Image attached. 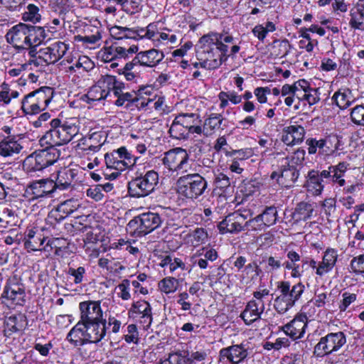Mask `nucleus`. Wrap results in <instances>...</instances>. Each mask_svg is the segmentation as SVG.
<instances>
[{
    "mask_svg": "<svg viewBox=\"0 0 364 364\" xmlns=\"http://www.w3.org/2000/svg\"><path fill=\"white\" fill-rule=\"evenodd\" d=\"M277 219L278 213L277 208L272 205L266 207L262 213L248 220L247 223L252 224L254 223L260 222L261 224L259 225L269 227L274 225L277 223Z\"/></svg>",
    "mask_w": 364,
    "mask_h": 364,
    "instance_id": "obj_23",
    "label": "nucleus"
},
{
    "mask_svg": "<svg viewBox=\"0 0 364 364\" xmlns=\"http://www.w3.org/2000/svg\"><path fill=\"white\" fill-rule=\"evenodd\" d=\"M193 116L177 115L169 129L171 136L181 139L188 138L190 133L200 134L202 132L201 126L191 124L188 122Z\"/></svg>",
    "mask_w": 364,
    "mask_h": 364,
    "instance_id": "obj_8",
    "label": "nucleus"
},
{
    "mask_svg": "<svg viewBox=\"0 0 364 364\" xmlns=\"http://www.w3.org/2000/svg\"><path fill=\"white\" fill-rule=\"evenodd\" d=\"M350 11L349 25L352 28L364 31V3H357Z\"/></svg>",
    "mask_w": 364,
    "mask_h": 364,
    "instance_id": "obj_30",
    "label": "nucleus"
},
{
    "mask_svg": "<svg viewBox=\"0 0 364 364\" xmlns=\"http://www.w3.org/2000/svg\"><path fill=\"white\" fill-rule=\"evenodd\" d=\"M39 112L46 109L53 95V90L50 87H42L35 90Z\"/></svg>",
    "mask_w": 364,
    "mask_h": 364,
    "instance_id": "obj_31",
    "label": "nucleus"
},
{
    "mask_svg": "<svg viewBox=\"0 0 364 364\" xmlns=\"http://www.w3.org/2000/svg\"><path fill=\"white\" fill-rule=\"evenodd\" d=\"M80 323L87 324L103 320L102 310L98 301H88L80 304Z\"/></svg>",
    "mask_w": 364,
    "mask_h": 364,
    "instance_id": "obj_13",
    "label": "nucleus"
},
{
    "mask_svg": "<svg viewBox=\"0 0 364 364\" xmlns=\"http://www.w3.org/2000/svg\"><path fill=\"white\" fill-rule=\"evenodd\" d=\"M26 292L22 284L9 280L1 294L2 303L6 305L23 306L25 303Z\"/></svg>",
    "mask_w": 364,
    "mask_h": 364,
    "instance_id": "obj_11",
    "label": "nucleus"
},
{
    "mask_svg": "<svg viewBox=\"0 0 364 364\" xmlns=\"http://www.w3.org/2000/svg\"><path fill=\"white\" fill-rule=\"evenodd\" d=\"M68 50V46L63 42H55L50 46L41 48L38 51V58L47 64H53L59 60Z\"/></svg>",
    "mask_w": 364,
    "mask_h": 364,
    "instance_id": "obj_15",
    "label": "nucleus"
},
{
    "mask_svg": "<svg viewBox=\"0 0 364 364\" xmlns=\"http://www.w3.org/2000/svg\"><path fill=\"white\" fill-rule=\"evenodd\" d=\"M75 68H82L84 70L89 71L94 68L93 62L85 55L80 56L75 64Z\"/></svg>",
    "mask_w": 364,
    "mask_h": 364,
    "instance_id": "obj_56",
    "label": "nucleus"
},
{
    "mask_svg": "<svg viewBox=\"0 0 364 364\" xmlns=\"http://www.w3.org/2000/svg\"><path fill=\"white\" fill-rule=\"evenodd\" d=\"M264 310V304L263 301H250L246 306L245 309L240 314L239 316H236V321L231 322L232 328L236 327V323L241 325V319L246 324H250L260 318L261 314ZM232 326H229L231 328Z\"/></svg>",
    "mask_w": 364,
    "mask_h": 364,
    "instance_id": "obj_12",
    "label": "nucleus"
},
{
    "mask_svg": "<svg viewBox=\"0 0 364 364\" xmlns=\"http://www.w3.org/2000/svg\"><path fill=\"white\" fill-rule=\"evenodd\" d=\"M73 200H67L58 205L59 212L63 213L64 216H68L77 210L76 205Z\"/></svg>",
    "mask_w": 364,
    "mask_h": 364,
    "instance_id": "obj_49",
    "label": "nucleus"
},
{
    "mask_svg": "<svg viewBox=\"0 0 364 364\" xmlns=\"http://www.w3.org/2000/svg\"><path fill=\"white\" fill-rule=\"evenodd\" d=\"M306 143L309 146V153L310 154H314L316 152L317 148L323 149L324 147L326 141L323 139L316 140V139L311 138L308 139Z\"/></svg>",
    "mask_w": 364,
    "mask_h": 364,
    "instance_id": "obj_53",
    "label": "nucleus"
},
{
    "mask_svg": "<svg viewBox=\"0 0 364 364\" xmlns=\"http://www.w3.org/2000/svg\"><path fill=\"white\" fill-rule=\"evenodd\" d=\"M189 348L190 355H188V358L191 361V364H195L196 363L203 361L206 358L207 353L205 350L202 349L193 350L191 347Z\"/></svg>",
    "mask_w": 364,
    "mask_h": 364,
    "instance_id": "obj_51",
    "label": "nucleus"
},
{
    "mask_svg": "<svg viewBox=\"0 0 364 364\" xmlns=\"http://www.w3.org/2000/svg\"><path fill=\"white\" fill-rule=\"evenodd\" d=\"M338 258L337 251L334 249H327L324 252L322 262L319 263L316 274L322 276L329 272L335 266Z\"/></svg>",
    "mask_w": 364,
    "mask_h": 364,
    "instance_id": "obj_27",
    "label": "nucleus"
},
{
    "mask_svg": "<svg viewBox=\"0 0 364 364\" xmlns=\"http://www.w3.org/2000/svg\"><path fill=\"white\" fill-rule=\"evenodd\" d=\"M350 268L356 274L364 273V255L354 257L350 262Z\"/></svg>",
    "mask_w": 364,
    "mask_h": 364,
    "instance_id": "obj_50",
    "label": "nucleus"
},
{
    "mask_svg": "<svg viewBox=\"0 0 364 364\" xmlns=\"http://www.w3.org/2000/svg\"><path fill=\"white\" fill-rule=\"evenodd\" d=\"M66 216H64L63 213L59 212L58 208L50 210L46 218V223L48 225L55 227L58 223L63 221Z\"/></svg>",
    "mask_w": 364,
    "mask_h": 364,
    "instance_id": "obj_44",
    "label": "nucleus"
},
{
    "mask_svg": "<svg viewBox=\"0 0 364 364\" xmlns=\"http://www.w3.org/2000/svg\"><path fill=\"white\" fill-rule=\"evenodd\" d=\"M215 188L213 197L216 198L217 208L222 210L228 204V179L216 177L215 179Z\"/></svg>",
    "mask_w": 364,
    "mask_h": 364,
    "instance_id": "obj_22",
    "label": "nucleus"
},
{
    "mask_svg": "<svg viewBox=\"0 0 364 364\" xmlns=\"http://www.w3.org/2000/svg\"><path fill=\"white\" fill-rule=\"evenodd\" d=\"M55 191V184L53 180L41 179L30 183L25 190L24 196L29 200H34L40 198L50 196Z\"/></svg>",
    "mask_w": 364,
    "mask_h": 364,
    "instance_id": "obj_10",
    "label": "nucleus"
},
{
    "mask_svg": "<svg viewBox=\"0 0 364 364\" xmlns=\"http://www.w3.org/2000/svg\"><path fill=\"white\" fill-rule=\"evenodd\" d=\"M299 176V170L294 165H282L280 168L279 184L286 187H291Z\"/></svg>",
    "mask_w": 364,
    "mask_h": 364,
    "instance_id": "obj_21",
    "label": "nucleus"
},
{
    "mask_svg": "<svg viewBox=\"0 0 364 364\" xmlns=\"http://www.w3.org/2000/svg\"><path fill=\"white\" fill-rule=\"evenodd\" d=\"M28 11L24 14V18L33 23L41 20V15L38 13L39 9L37 6L30 4L27 6Z\"/></svg>",
    "mask_w": 364,
    "mask_h": 364,
    "instance_id": "obj_46",
    "label": "nucleus"
},
{
    "mask_svg": "<svg viewBox=\"0 0 364 364\" xmlns=\"http://www.w3.org/2000/svg\"><path fill=\"white\" fill-rule=\"evenodd\" d=\"M85 326L82 323L78 322L72 329L69 331L66 336V340L72 344L74 347L82 346L89 341L85 340Z\"/></svg>",
    "mask_w": 364,
    "mask_h": 364,
    "instance_id": "obj_26",
    "label": "nucleus"
},
{
    "mask_svg": "<svg viewBox=\"0 0 364 364\" xmlns=\"http://www.w3.org/2000/svg\"><path fill=\"white\" fill-rule=\"evenodd\" d=\"M247 355L244 346L241 344L232 345L229 347V362L237 364L243 360Z\"/></svg>",
    "mask_w": 364,
    "mask_h": 364,
    "instance_id": "obj_40",
    "label": "nucleus"
},
{
    "mask_svg": "<svg viewBox=\"0 0 364 364\" xmlns=\"http://www.w3.org/2000/svg\"><path fill=\"white\" fill-rule=\"evenodd\" d=\"M251 156V151L249 149L229 150V157L235 161H238L245 164V161Z\"/></svg>",
    "mask_w": 364,
    "mask_h": 364,
    "instance_id": "obj_43",
    "label": "nucleus"
},
{
    "mask_svg": "<svg viewBox=\"0 0 364 364\" xmlns=\"http://www.w3.org/2000/svg\"><path fill=\"white\" fill-rule=\"evenodd\" d=\"M162 161L164 166L172 171L187 172L190 168L189 156L182 148H176L167 151Z\"/></svg>",
    "mask_w": 364,
    "mask_h": 364,
    "instance_id": "obj_7",
    "label": "nucleus"
},
{
    "mask_svg": "<svg viewBox=\"0 0 364 364\" xmlns=\"http://www.w3.org/2000/svg\"><path fill=\"white\" fill-rule=\"evenodd\" d=\"M45 241V238H40V237H36V238H31L28 239L25 243V247L28 251H38L41 250V246L43 244Z\"/></svg>",
    "mask_w": 364,
    "mask_h": 364,
    "instance_id": "obj_54",
    "label": "nucleus"
},
{
    "mask_svg": "<svg viewBox=\"0 0 364 364\" xmlns=\"http://www.w3.org/2000/svg\"><path fill=\"white\" fill-rule=\"evenodd\" d=\"M21 109L24 114L39 113L35 91L30 92L24 97L22 100Z\"/></svg>",
    "mask_w": 364,
    "mask_h": 364,
    "instance_id": "obj_38",
    "label": "nucleus"
},
{
    "mask_svg": "<svg viewBox=\"0 0 364 364\" xmlns=\"http://www.w3.org/2000/svg\"><path fill=\"white\" fill-rule=\"evenodd\" d=\"M164 58V53L154 48L141 51L132 61L127 63V69H135L138 65L153 68L159 64Z\"/></svg>",
    "mask_w": 364,
    "mask_h": 364,
    "instance_id": "obj_9",
    "label": "nucleus"
},
{
    "mask_svg": "<svg viewBox=\"0 0 364 364\" xmlns=\"http://www.w3.org/2000/svg\"><path fill=\"white\" fill-rule=\"evenodd\" d=\"M117 100L115 101L117 106H122L125 102H127L126 107L136 106V107H143L148 105L149 102H152V100L148 99L147 102L141 101L139 102V98L137 97L136 91L132 92H122L117 97Z\"/></svg>",
    "mask_w": 364,
    "mask_h": 364,
    "instance_id": "obj_28",
    "label": "nucleus"
},
{
    "mask_svg": "<svg viewBox=\"0 0 364 364\" xmlns=\"http://www.w3.org/2000/svg\"><path fill=\"white\" fill-rule=\"evenodd\" d=\"M139 333L135 324H129L127 326V334L124 336V338L127 343H136L138 341Z\"/></svg>",
    "mask_w": 364,
    "mask_h": 364,
    "instance_id": "obj_52",
    "label": "nucleus"
},
{
    "mask_svg": "<svg viewBox=\"0 0 364 364\" xmlns=\"http://www.w3.org/2000/svg\"><path fill=\"white\" fill-rule=\"evenodd\" d=\"M178 193L187 198H197L206 188L205 180L199 174H187L181 176L176 183Z\"/></svg>",
    "mask_w": 364,
    "mask_h": 364,
    "instance_id": "obj_4",
    "label": "nucleus"
},
{
    "mask_svg": "<svg viewBox=\"0 0 364 364\" xmlns=\"http://www.w3.org/2000/svg\"><path fill=\"white\" fill-rule=\"evenodd\" d=\"M270 93V89L267 87H257L255 90V95L260 103H264L267 101V94Z\"/></svg>",
    "mask_w": 364,
    "mask_h": 364,
    "instance_id": "obj_64",
    "label": "nucleus"
},
{
    "mask_svg": "<svg viewBox=\"0 0 364 364\" xmlns=\"http://www.w3.org/2000/svg\"><path fill=\"white\" fill-rule=\"evenodd\" d=\"M140 217L139 215L135 217L134 219L131 220L127 224V228L130 231H134V233H137L139 235H143L141 232V223H140Z\"/></svg>",
    "mask_w": 364,
    "mask_h": 364,
    "instance_id": "obj_62",
    "label": "nucleus"
},
{
    "mask_svg": "<svg viewBox=\"0 0 364 364\" xmlns=\"http://www.w3.org/2000/svg\"><path fill=\"white\" fill-rule=\"evenodd\" d=\"M247 211L244 210L242 212L240 209L232 213H229V223H230V228L229 233H237L244 230L245 225H251L247 223Z\"/></svg>",
    "mask_w": 364,
    "mask_h": 364,
    "instance_id": "obj_24",
    "label": "nucleus"
},
{
    "mask_svg": "<svg viewBox=\"0 0 364 364\" xmlns=\"http://www.w3.org/2000/svg\"><path fill=\"white\" fill-rule=\"evenodd\" d=\"M174 364H191L188 358L190 355L189 348L186 350H178L175 352L170 353Z\"/></svg>",
    "mask_w": 364,
    "mask_h": 364,
    "instance_id": "obj_42",
    "label": "nucleus"
},
{
    "mask_svg": "<svg viewBox=\"0 0 364 364\" xmlns=\"http://www.w3.org/2000/svg\"><path fill=\"white\" fill-rule=\"evenodd\" d=\"M130 281L129 279H124L121 284H119L117 289L119 291L117 294L123 300H129L131 298V295L129 294Z\"/></svg>",
    "mask_w": 364,
    "mask_h": 364,
    "instance_id": "obj_47",
    "label": "nucleus"
},
{
    "mask_svg": "<svg viewBox=\"0 0 364 364\" xmlns=\"http://www.w3.org/2000/svg\"><path fill=\"white\" fill-rule=\"evenodd\" d=\"M28 325V321L26 315L23 314H18L8 317L5 321V329L6 334L9 336L13 333L23 331L26 328Z\"/></svg>",
    "mask_w": 364,
    "mask_h": 364,
    "instance_id": "obj_25",
    "label": "nucleus"
},
{
    "mask_svg": "<svg viewBox=\"0 0 364 364\" xmlns=\"http://www.w3.org/2000/svg\"><path fill=\"white\" fill-rule=\"evenodd\" d=\"M100 83L102 85H107L109 92L112 91L115 97L122 93V90L124 88V84L122 82L118 81L112 75H107L102 76L100 79Z\"/></svg>",
    "mask_w": 364,
    "mask_h": 364,
    "instance_id": "obj_35",
    "label": "nucleus"
},
{
    "mask_svg": "<svg viewBox=\"0 0 364 364\" xmlns=\"http://www.w3.org/2000/svg\"><path fill=\"white\" fill-rule=\"evenodd\" d=\"M159 183V175L149 171L144 175L136 177L128 183V193L131 197H146L151 193Z\"/></svg>",
    "mask_w": 364,
    "mask_h": 364,
    "instance_id": "obj_3",
    "label": "nucleus"
},
{
    "mask_svg": "<svg viewBox=\"0 0 364 364\" xmlns=\"http://www.w3.org/2000/svg\"><path fill=\"white\" fill-rule=\"evenodd\" d=\"M78 120L76 118H72L70 122H65L63 125L65 128V131L68 132V135L70 140L76 136L79 132V125L77 124Z\"/></svg>",
    "mask_w": 364,
    "mask_h": 364,
    "instance_id": "obj_45",
    "label": "nucleus"
},
{
    "mask_svg": "<svg viewBox=\"0 0 364 364\" xmlns=\"http://www.w3.org/2000/svg\"><path fill=\"white\" fill-rule=\"evenodd\" d=\"M305 156V151L298 149L294 153V155L291 156L290 161L288 164L290 165H294L296 166L297 165H301Z\"/></svg>",
    "mask_w": 364,
    "mask_h": 364,
    "instance_id": "obj_61",
    "label": "nucleus"
},
{
    "mask_svg": "<svg viewBox=\"0 0 364 364\" xmlns=\"http://www.w3.org/2000/svg\"><path fill=\"white\" fill-rule=\"evenodd\" d=\"M22 149V146L10 136H5V140H3L0 144V155L3 156H9L14 154H18Z\"/></svg>",
    "mask_w": 364,
    "mask_h": 364,
    "instance_id": "obj_32",
    "label": "nucleus"
},
{
    "mask_svg": "<svg viewBox=\"0 0 364 364\" xmlns=\"http://www.w3.org/2000/svg\"><path fill=\"white\" fill-rule=\"evenodd\" d=\"M41 146L46 145L43 149L36 150L28 155L23 162V169L27 175L40 176L44 169L54 164L60 158V151L55 146H60L57 130L50 129L40 139Z\"/></svg>",
    "mask_w": 364,
    "mask_h": 364,
    "instance_id": "obj_1",
    "label": "nucleus"
},
{
    "mask_svg": "<svg viewBox=\"0 0 364 364\" xmlns=\"http://www.w3.org/2000/svg\"><path fill=\"white\" fill-rule=\"evenodd\" d=\"M178 281L174 277H166L159 282V288L165 294L176 291L178 289Z\"/></svg>",
    "mask_w": 364,
    "mask_h": 364,
    "instance_id": "obj_41",
    "label": "nucleus"
},
{
    "mask_svg": "<svg viewBox=\"0 0 364 364\" xmlns=\"http://www.w3.org/2000/svg\"><path fill=\"white\" fill-rule=\"evenodd\" d=\"M141 232L145 235L159 228L161 223L160 215L156 213L147 212L139 215Z\"/></svg>",
    "mask_w": 364,
    "mask_h": 364,
    "instance_id": "obj_20",
    "label": "nucleus"
},
{
    "mask_svg": "<svg viewBox=\"0 0 364 364\" xmlns=\"http://www.w3.org/2000/svg\"><path fill=\"white\" fill-rule=\"evenodd\" d=\"M109 95V91L107 89V85H102L98 80L97 85L92 86L87 92V97L92 101H98L105 99Z\"/></svg>",
    "mask_w": 364,
    "mask_h": 364,
    "instance_id": "obj_39",
    "label": "nucleus"
},
{
    "mask_svg": "<svg viewBox=\"0 0 364 364\" xmlns=\"http://www.w3.org/2000/svg\"><path fill=\"white\" fill-rule=\"evenodd\" d=\"M283 298L287 301L286 310L292 307L296 301H297L304 291V286L302 283L299 282L293 286L290 290V284L288 282H281L278 285Z\"/></svg>",
    "mask_w": 364,
    "mask_h": 364,
    "instance_id": "obj_16",
    "label": "nucleus"
},
{
    "mask_svg": "<svg viewBox=\"0 0 364 364\" xmlns=\"http://www.w3.org/2000/svg\"><path fill=\"white\" fill-rule=\"evenodd\" d=\"M307 187L315 195H319L323 189V180L318 176V171L311 170L308 173Z\"/></svg>",
    "mask_w": 364,
    "mask_h": 364,
    "instance_id": "obj_36",
    "label": "nucleus"
},
{
    "mask_svg": "<svg viewBox=\"0 0 364 364\" xmlns=\"http://www.w3.org/2000/svg\"><path fill=\"white\" fill-rule=\"evenodd\" d=\"M68 273L75 277L74 282L75 284H80L82 282L85 269L83 267H79L77 269L70 267Z\"/></svg>",
    "mask_w": 364,
    "mask_h": 364,
    "instance_id": "obj_59",
    "label": "nucleus"
},
{
    "mask_svg": "<svg viewBox=\"0 0 364 364\" xmlns=\"http://www.w3.org/2000/svg\"><path fill=\"white\" fill-rule=\"evenodd\" d=\"M129 316H134V314H141V323H143L145 327H149L152 322L151 307L149 302L145 300L134 301L129 311Z\"/></svg>",
    "mask_w": 364,
    "mask_h": 364,
    "instance_id": "obj_19",
    "label": "nucleus"
},
{
    "mask_svg": "<svg viewBox=\"0 0 364 364\" xmlns=\"http://www.w3.org/2000/svg\"><path fill=\"white\" fill-rule=\"evenodd\" d=\"M46 38L43 28L28 24L27 43L28 47L39 45Z\"/></svg>",
    "mask_w": 364,
    "mask_h": 364,
    "instance_id": "obj_33",
    "label": "nucleus"
},
{
    "mask_svg": "<svg viewBox=\"0 0 364 364\" xmlns=\"http://www.w3.org/2000/svg\"><path fill=\"white\" fill-rule=\"evenodd\" d=\"M25 0H0V3L11 11L19 10Z\"/></svg>",
    "mask_w": 364,
    "mask_h": 364,
    "instance_id": "obj_60",
    "label": "nucleus"
},
{
    "mask_svg": "<svg viewBox=\"0 0 364 364\" xmlns=\"http://www.w3.org/2000/svg\"><path fill=\"white\" fill-rule=\"evenodd\" d=\"M343 300L339 305L341 311H345L348 306L356 300V294L345 292L342 295Z\"/></svg>",
    "mask_w": 364,
    "mask_h": 364,
    "instance_id": "obj_57",
    "label": "nucleus"
},
{
    "mask_svg": "<svg viewBox=\"0 0 364 364\" xmlns=\"http://www.w3.org/2000/svg\"><path fill=\"white\" fill-rule=\"evenodd\" d=\"M114 48L117 58H126L129 54L136 53L138 51V46H130L128 49L122 46Z\"/></svg>",
    "mask_w": 364,
    "mask_h": 364,
    "instance_id": "obj_48",
    "label": "nucleus"
},
{
    "mask_svg": "<svg viewBox=\"0 0 364 364\" xmlns=\"http://www.w3.org/2000/svg\"><path fill=\"white\" fill-rule=\"evenodd\" d=\"M227 145V139L225 136L219 137L215 144L214 149L218 154L224 153L225 156H228V151L225 148Z\"/></svg>",
    "mask_w": 364,
    "mask_h": 364,
    "instance_id": "obj_63",
    "label": "nucleus"
},
{
    "mask_svg": "<svg viewBox=\"0 0 364 364\" xmlns=\"http://www.w3.org/2000/svg\"><path fill=\"white\" fill-rule=\"evenodd\" d=\"M346 336L343 331L328 333L322 336L314 346V355L316 358H323L338 352L346 345Z\"/></svg>",
    "mask_w": 364,
    "mask_h": 364,
    "instance_id": "obj_5",
    "label": "nucleus"
},
{
    "mask_svg": "<svg viewBox=\"0 0 364 364\" xmlns=\"http://www.w3.org/2000/svg\"><path fill=\"white\" fill-rule=\"evenodd\" d=\"M228 33H209L202 36L196 45V56L203 68L214 69L227 60Z\"/></svg>",
    "mask_w": 364,
    "mask_h": 364,
    "instance_id": "obj_2",
    "label": "nucleus"
},
{
    "mask_svg": "<svg viewBox=\"0 0 364 364\" xmlns=\"http://www.w3.org/2000/svg\"><path fill=\"white\" fill-rule=\"evenodd\" d=\"M74 173L71 169H63L58 173L56 181L54 182L55 190L59 188L65 190L68 188L73 181Z\"/></svg>",
    "mask_w": 364,
    "mask_h": 364,
    "instance_id": "obj_34",
    "label": "nucleus"
},
{
    "mask_svg": "<svg viewBox=\"0 0 364 364\" xmlns=\"http://www.w3.org/2000/svg\"><path fill=\"white\" fill-rule=\"evenodd\" d=\"M306 324L301 323L297 319H293L290 323L286 324L284 327L285 333L293 339H296L303 336Z\"/></svg>",
    "mask_w": 364,
    "mask_h": 364,
    "instance_id": "obj_37",
    "label": "nucleus"
},
{
    "mask_svg": "<svg viewBox=\"0 0 364 364\" xmlns=\"http://www.w3.org/2000/svg\"><path fill=\"white\" fill-rule=\"evenodd\" d=\"M105 161L107 168L124 171L133 166L136 159L127 151L124 146L105 154Z\"/></svg>",
    "mask_w": 364,
    "mask_h": 364,
    "instance_id": "obj_6",
    "label": "nucleus"
},
{
    "mask_svg": "<svg viewBox=\"0 0 364 364\" xmlns=\"http://www.w3.org/2000/svg\"><path fill=\"white\" fill-rule=\"evenodd\" d=\"M85 326V336L89 343H97L102 341L106 336V320L95 321L93 323L84 324Z\"/></svg>",
    "mask_w": 364,
    "mask_h": 364,
    "instance_id": "obj_17",
    "label": "nucleus"
},
{
    "mask_svg": "<svg viewBox=\"0 0 364 364\" xmlns=\"http://www.w3.org/2000/svg\"><path fill=\"white\" fill-rule=\"evenodd\" d=\"M87 196L96 201H100L103 198L104 193L102 192L101 188L98 184L88 188L87 190Z\"/></svg>",
    "mask_w": 364,
    "mask_h": 364,
    "instance_id": "obj_58",
    "label": "nucleus"
},
{
    "mask_svg": "<svg viewBox=\"0 0 364 364\" xmlns=\"http://www.w3.org/2000/svg\"><path fill=\"white\" fill-rule=\"evenodd\" d=\"M28 24L20 23L13 26L6 33V38L9 43L19 52L26 50L27 43Z\"/></svg>",
    "mask_w": 364,
    "mask_h": 364,
    "instance_id": "obj_14",
    "label": "nucleus"
},
{
    "mask_svg": "<svg viewBox=\"0 0 364 364\" xmlns=\"http://www.w3.org/2000/svg\"><path fill=\"white\" fill-rule=\"evenodd\" d=\"M305 130L301 125H290L283 129L281 140L287 146H294L303 141Z\"/></svg>",
    "mask_w": 364,
    "mask_h": 364,
    "instance_id": "obj_18",
    "label": "nucleus"
},
{
    "mask_svg": "<svg viewBox=\"0 0 364 364\" xmlns=\"http://www.w3.org/2000/svg\"><path fill=\"white\" fill-rule=\"evenodd\" d=\"M314 208L313 205L307 202H300L296 205L292 213V218L296 222L306 221L312 216Z\"/></svg>",
    "mask_w": 364,
    "mask_h": 364,
    "instance_id": "obj_29",
    "label": "nucleus"
},
{
    "mask_svg": "<svg viewBox=\"0 0 364 364\" xmlns=\"http://www.w3.org/2000/svg\"><path fill=\"white\" fill-rule=\"evenodd\" d=\"M6 223L9 225V228L16 226L18 222V218L12 210L6 208L2 211Z\"/></svg>",
    "mask_w": 364,
    "mask_h": 364,
    "instance_id": "obj_55",
    "label": "nucleus"
}]
</instances>
